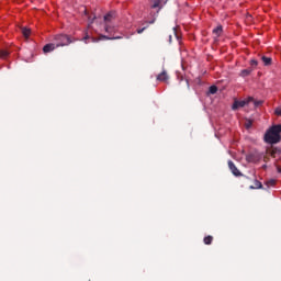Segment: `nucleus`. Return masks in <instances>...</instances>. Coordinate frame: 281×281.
<instances>
[{
	"label": "nucleus",
	"instance_id": "obj_1",
	"mask_svg": "<svg viewBox=\"0 0 281 281\" xmlns=\"http://www.w3.org/2000/svg\"><path fill=\"white\" fill-rule=\"evenodd\" d=\"M281 124L272 125L265 134L263 139L266 144H280L281 143Z\"/></svg>",
	"mask_w": 281,
	"mask_h": 281
},
{
	"label": "nucleus",
	"instance_id": "obj_2",
	"mask_svg": "<svg viewBox=\"0 0 281 281\" xmlns=\"http://www.w3.org/2000/svg\"><path fill=\"white\" fill-rule=\"evenodd\" d=\"M55 43V46L57 47H67V45H71V43H76V40H72L71 36L67 34H58L54 36L53 40Z\"/></svg>",
	"mask_w": 281,
	"mask_h": 281
},
{
	"label": "nucleus",
	"instance_id": "obj_3",
	"mask_svg": "<svg viewBox=\"0 0 281 281\" xmlns=\"http://www.w3.org/2000/svg\"><path fill=\"white\" fill-rule=\"evenodd\" d=\"M254 101V97H249L246 100H241V101H235L233 103V111H236V109H243V106H247V104H249V102Z\"/></svg>",
	"mask_w": 281,
	"mask_h": 281
},
{
	"label": "nucleus",
	"instance_id": "obj_4",
	"mask_svg": "<svg viewBox=\"0 0 281 281\" xmlns=\"http://www.w3.org/2000/svg\"><path fill=\"white\" fill-rule=\"evenodd\" d=\"M228 168L231 172L234 175V177H243V173L240 172V170H238L234 161L228 160Z\"/></svg>",
	"mask_w": 281,
	"mask_h": 281
},
{
	"label": "nucleus",
	"instance_id": "obj_5",
	"mask_svg": "<svg viewBox=\"0 0 281 281\" xmlns=\"http://www.w3.org/2000/svg\"><path fill=\"white\" fill-rule=\"evenodd\" d=\"M251 181H254V186H250L249 189L250 190H261L262 188V182L258 181V179H256V175H252V178H250Z\"/></svg>",
	"mask_w": 281,
	"mask_h": 281
},
{
	"label": "nucleus",
	"instance_id": "obj_6",
	"mask_svg": "<svg viewBox=\"0 0 281 281\" xmlns=\"http://www.w3.org/2000/svg\"><path fill=\"white\" fill-rule=\"evenodd\" d=\"M58 48L56 46V44L53 42V43H49V44H46L44 47H43V52L44 54H49V52H54V49Z\"/></svg>",
	"mask_w": 281,
	"mask_h": 281
},
{
	"label": "nucleus",
	"instance_id": "obj_7",
	"mask_svg": "<svg viewBox=\"0 0 281 281\" xmlns=\"http://www.w3.org/2000/svg\"><path fill=\"white\" fill-rule=\"evenodd\" d=\"M168 72L166 70H162L161 74L157 76V80H159V82H168Z\"/></svg>",
	"mask_w": 281,
	"mask_h": 281
},
{
	"label": "nucleus",
	"instance_id": "obj_8",
	"mask_svg": "<svg viewBox=\"0 0 281 281\" xmlns=\"http://www.w3.org/2000/svg\"><path fill=\"white\" fill-rule=\"evenodd\" d=\"M103 19H104L105 24L111 23V21H113L115 19V12H113V11L109 12L108 14L104 15Z\"/></svg>",
	"mask_w": 281,
	"mask_h": 281
},
{
	"label": "nucleus",
	"instance_id": "obj_9",
	"mask_svg": "<svg viewBox=\"0 0 281 281\" xmlns=\"http://www.w3.org/2000/svg\"><path fill=\"white\" fill-rule=\"evenodd\" d=\"M268 153H269L270 157H278V155H281V148L272 147Z\"/></svg>",
	"mask_w": 281,
	"mask_h": 281
},
{
	"label": "nucleus",
	"instance_id": "obj_10",
	"mask_svg": "<svg viewBox=\"0 0 281 281\" xmlns=\"http://www.w3.org/2000/svg\"><path fill=\"white\" fill-rule=\"evenodd\" d=\"M104 30H105L106 34H113V32H115V26H111V24L106 23L104 25Z\"/></svg>",
	"mask_w": 281,
	"mask_h": 281
},
{
	"label": "nucleus",
	"instance_id": "obj_11",
	"mask_svg": "<svg viewBox=\"0 0 281 281\" xmlns=\"http://www.w3.org/2000/svg\"><path fill=\"white\" fill-rule=\"evenodd\" d=\"M213 34H215V36H221L223 34V26L222 25H218L217 27H215L213 30Z\"/></svg>",
	"mask_w": 281,
	"mask_h": 281
},
{
	"label": "nucleus",
	"instance_id": "obj_12",
	"mask_svg": "<svg viewBox=\"0 0 281 281\" xmlns=\"http://www.w3.org/2000/svg\"><path fill=\"white\" fill-rule=\"evenodd\" d=\"M261 60L263 65H266V67H269V65H271V61H272L271 57H267V56H262Z\"/></svg>",
	"mask_w": 281,
	"mask_h": 281
},
{
	"label": "nucleus",
	"instance_id": "obj_13",
	"mask_svg": "<svg viewBox=\"0 0 281 281\" xmlns=\"http://www.w3.org/2000/svg\"><path fill=\"white\" fill-rule=\"evenodd\" d=\"M22 34H23L24 38H30V34H32V31L27 27H23Z\"/></svg>",
	"mask_w": 281,
	"mask_h": 281
},
{
	"label": "nucleus",
	"instance_id": "obj_14",
	"mask_svg": "<svg viewBox=\"0 0 281 281\" xmlns=\"http://www.w3.org/2000/svg\"><path fill=\"white\" fill-rule=\"evenodd\" d=\"M214 240V237L212 235H209L204 237L203 243L204 245H212V241Z\"/></svg>",
	"mask_w": 281,
	"mask_h": 281
},
{
	"label": "nucleus",
	"instance_id": "obj_15",
	"mask_svg": "<svg viewBox=\"0 0 281 281\" xmlns=\"http://www.w3.org/2000/svg\"><path fill=\"white\" fill-rule=\"evenodd\" d=\"M8 56H10V52L8 50H0V59L1 60H5V58H8Z\"/></svg>",
	"mask_w": 281,
	"mask_h": 281
},
{
	"label": "nucleus",
	"instance_id": "obj_16",
	"mask_svg": "<svg viewBox=\"0 0 281 281\" xmlns=\"http://www.w3.org/2000/svg\"><path fill=\"white\" fill-rule=\"evenodd\" d=\"M251 71H254V69H251V68L244 69V70L240 71V76L243 78H245V77L249 76L251 74Z\"/></svg>",
	"mask_w": 281,
	"mask_h": 281
},
{
	"label": "nucleus",
	"instance_id": "obj_17",
	"mask_svg": "<svg viewBox=\"0 0 281 281\" xmlns=\"http://www.w3.org/2000/svg\"><path fill=\"white\" fill-rule=\"evenodd\" d=\"M218 88L216 86H211L209 88V93H211L212 95H214L215 93H217Z\"/></svg>",
	"mask_w": 281,
	"mask_h": 281
},
{
	"label": "nucleus",
	"instance_id": "obj_18",
	"mask_svg": "<svg viewBox=\"0 0 281 281\" xmlns=\"http://www.w3.org/2000/svg\"><path fill=\"white\" fill-rule=\"evenodd\" d=\"M101 38H104L105 41H115V40L121 38V37H109L106 35H101Z\"/></svg>",
	"mask_w": 281,
	"mask_h": 281
},
{
	"label": "nucleus",
	"instance_id": "obj_19",
	"mask_svg": "<svg viewBox=\"0 0 281 281\" xmlns=\"http://www.w3.org/2000/svg\"><path fill=\"white\" fill-rule=\"evenodd\" d=\"M276 183H277L276 179H270L267 181L268 187H273V186H276Z\"/></svg>",
	"mask_w": 281,
	"mask_h": 281
},
{
	"label": "nucleus",
	"instance_id": "obj_20",
	"mask_svg": "<svg viewBox=\"0 0 281 281\" xmlns=\"http://www.w3.org/2000/svg\"><path fill=\"white\" fill-rule=\"evenodd\" d=\"M148 30V25L144 26L143 29H137V34H143L144 31Z\"/></svg>",
	"mask_w": 281,
	"mask_h": 281
},
{
	"label": "nucleus",
	"instance_id": "obj_21",
	"mask_svg": "<svg viewBox=\"0 0 281 281\" xmlns=\"http://www.w3.org/2000/svg\"><path fill=\"white\" fill-rule=\"evenodd\" d=\"M250 65H251L252 67H258V60L251 59V60H250Z\"/></svg>",
	"mask_w": 281,
	"mask_h": 281
},
{
	"label": "nucleus",
	"instance_id": "obj_22",
	"mask_svg": "<svg viewBox=\"0 0 281 281\" xmlns=\"http://www.w3.org/2000/svg\"><path fill=\"white\" fill-rule=\"evenodd\" d=\"M251 102H254L256 108H258L262 104V101H256L255 99Z\"/></svg>",
	"mask_w": 281,
	"mask_h": 281
},
{
	"label": "nucleus",
	"instance_id": "obj_23",
	"mask_svg": "<svg viewBox=\"0 0 281 281\" xmlns=\"http://www.w3.org/2000/svg\"><path fill=\"white\" fill-rule=\"evenodd\" d=\"M274 113H276V115L281 116V106L277 108V109L274 110Z\"/></svg>",
	"mask_w": 281,
	"mask_h": 281
},
{
	"label": "nucleus",
	"instance_id": "obj_24",
	"mask_svg": "<svg viewBox=\"0 0 281 281\" xmlns=\"http://www.w3.org/2000/svg\"><path fill=\"white\" fill-rule=\"evenodd\" d=\"M153 8H159V1H156V2L153 4Z\"/></svg>",
	"mask_w": 281,
	"mask_h": 281
},
{
	"label": "nucleus",
	"instance_id": "obj_25",
	"mask_svg": "<svg viewBox=\"0 0 281 281\" xmlns=\"http://www.w3.org/2000/svg\"><path fill=\"white\" fill-rule=\"evenodd\" d=\"M246 128H251V121H248V123L246 124Z\"/></svg>",
	"mask_w": 281,
	"mask_h": 281
},
{
	"label": "nucleus",
	"instance_id": "obj_26",
	"mask_svg": "<svg viewBox=\"0 0 281 281\" xmlns=\"http://www.w3.org/2000/svg\"><path fill=\"white\" fill-rule=\"evenodd\" d=\"M89 37V34L86 33V36L83 37V41H88Z\"/></svg>",
	"mask_w": 281,
	"mask_h": 281
},
{
	"label": "nucleus",
	"instance_id": "obj_27",
	"mask_svg": "<svg viewBox=\"0 0 281 281\" xmlns=\"http://www.w3.org/2000/svg\"><path fill=\"white\" fill-rule=\"evenodd\" d=\"M186 83H187L188 89H190V81H188V79H186Z\"/></svg>",
	"mask_w": 281,
	"mask_h": 281
},
{
	"label": "nucleus",
	"instance_id": "obj_28",
	"mask_svg": "<svg viewBox=\"0 0 281 281\" xmlns=\"http://www.w3.org/2000/svg\"><path fill=\"white\" fill-rule=\"evenodd\" d=\"M147 23H149V25H153V23H155V19H153L151 21H149Z\"/></svg>",
	"mask_w": 281,
	"mask_h": 281
},
{
	"label": "nucleus",
	"instance_id": "obj_29",
	"mask_svg": "<svg viewBox=\"0 0 281 281\" xmlns=\"http://www.w3.org/2000/svg\"><path fill=\"white\" fill-rule=\"evenodd\" d=\"M92 43H98V40L91 37Z\"/></svg>",
	"mask_w": 281,
	"mask_h": 281
},
{
	"label": "nucleus",
	"instance_id": "obj_30",
	"mask_svg": "<svg viewBox=\"0 0 281 281\" xmlns=\"http://www.w3.org/2000/svg\"><path fill=\"white\" fill-rule=\"evenodd\" d=\"M278 172L281 175V167H278Z\"/></svg>",
	"mask_w": 281,
	"mask_h": 281
},
{
	"label": "nucleus",
	"instance_id": "obj_31",
	"mask_svg": "<svg viewBox=\"0 0 281 281\" xmlns=\"http://www.w3.org/2000/svg\"><path fill=\"white\" fill-rule=\"evenodd\" d=\"M95 18H93L91 21H90V23H93V20H94Z\"/></svg>",
	"mask_w": 281,
	"mask_h": 281
},
{
	"label": "nucleus",
	"instance_id": "obj_32",
	"mask_svg": "<svg viewBox=\"0 0 281 281\" xmlns=\"http://www.w3.org/2000/svg\"><path fill=\"white\" fill-rule=\"evenodd\" d=\"M245 177V179H249V177H247V176H244Z\"/></svg>",
	"mask_w": 281,
	"mask_h": 281
}]
</instances>
